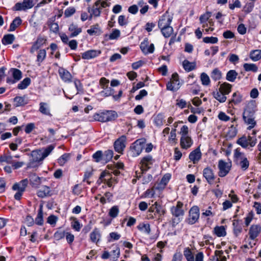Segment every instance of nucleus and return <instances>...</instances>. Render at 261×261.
Returning <instances> with one entry per match:
<instances>
[{
  "label": "nucleus",
  "mask_w": 261,
  "mask_h": 261,
  "mask_svg": "<svg viewBox=\"0 0 261 261\" xmlns=\"http://www.w3.org/2000/svg\"><path fill=\"white\" fill-rule=\"evenodd\" d=\"M239 165L240 166L241 169L245 171L248 169L249 165V162L246 158L241 157Z\"/></svg>",
  "instance_id": "obj_46"
},
{
  "label": "nucleus",
  "mask_w": 261,
  "mask_h": 261,
  "mask_svg": "<svg viewBox=\"0 0 261 261\" xmlns=\"http://www.w3.org/2000/svg\"><path fill=\"white\" fill-rule=\"evenodd\" d=\"M211 16V13L210 12H206L205 13L201 15L199 17L200 23H204L206 22Z\"/></svg>",
  "instance_id": "obj_57"
},
{
  "label": "nucleus",
  "mask_w": 261,
  "mask_h": 261,
  "mask_svg": "<svg viewBox=\"0 0 261 261\" xmlns=\"http://www.w3.org/2000/svg\"><path fill=\"white\" fill-rule=\"evenodd\" d=\"M15 106L16 107L23 106L28 103V101L25 100L24 97L16 96L14 98Z\"/></svg>",
  "instance_id": "obj_36"
},
{
  "label": "nucleus",
  "mask_w": 261,
  "mask_h": 261,
  "mask_svg": "<svg viewBox=\"0 0 261 261\" xmlns=\"http://www.w3.org/2000/svg\"><path fill=\"white\" fill-rule=\"evenodd\" d=\"M184 255L187 261H194L195 254L189 247L186 248L184 250Z\"/></svg>",
  "instance_id": "obj_35"
},
{
  "label": "nucleus",
  "mask_w": 261,
  "mask_h": 261,
  "mask_svg": "<svg viewBox=\"0 0 261 261\" xmlns=\"http://www.w3.org/2000/svg\"><path fill=\"white\" fill-rule=\"evenodd\" d=\"M119 213V208L117 206H113L110 210L109 215L111 217L115 218L116 217Z\"/></svg>",
  "instance_id": "obj_56"
},
{
  "label": "nucleus",
  "mask_w": 261,
  "mask_h": 261,
  "mask_svg": "<svg viewBox=\"0 0 261 261\" xmlns=\"http://www.w3.org/2000/svg\"><path fill=\"white\" fill-rule=\"evenodd\" d=\"M233 232L236 236H238L242 230V226L239 224L238 221H233Z\"/></svg>",
  "instance_id": "obj_49"
},
{
  "label": "nucleus",
  "mask_w": 261,
  "mask_h": 261,
  "mask_svg": "<svg viewBox=\"0 0 261 261\" xmlns=\"http://www.w3.org/2000/svg\"><path fill=\"white\" fill-rule=\"evenodd\" d=\"M189 159L192 161L193 164L197 163L201 158V152L199 147H197L192 151L189 154Z\"/></svg>",
  "instance_id": "obj_21"
},
{
  "label": "nucleus",
  "mask_w": 261,
  "mask_h": 261,
  "mask_svg": "<svg viewBox=\"0 0 261 261\" xmlns=\"http://www.w3.org/2000/svg\"><path fill=\"white\" fill-rule=\"evenodd\" d=\"M172 17L167 13L163 15L158 21V27L160 29L170 25Z\"/></svg>",
  "instance_id": "obj_12"
},
{
  "label": "nucleus",
  "mask_w": 261,
  "mask_h": 261,
  "mask_svg": "<svg viewBox=\"0 0 261 261\" xmlns=\"http://www.w3.org/2000/svg\"><path fill=\"white\" fill-rule=\"evenodd\" d=\"M98 182H106L108 187H111L112 186V180L111 179L110 175L106 172H101L100 176L98 180Z\"/></svg>",
  "instance_id": "obj_23"
},
{
  "label": "nucleus",
  "mask_w": 261,
  "mask_h": 261,
  "mask_svg": "<svg viewBox=\"0 0 261 261\" xmlns=\"http://www.w3.org/2000/svg\"><path fill=\"white\" fill-rule=\"evenodd\" d=\"M42 207V206L41 205L35 221V223L38 225H42L43 224V212Z\"/></svg>",
  "instance_id": "obj_42"
},
{
  "label": "nucleus",
  "mask_w": 261,
  "mask_h": 261,
  "mask_svg": "<svg viewBox=\"0 0 261 261\" xmlns=\"http://www.w3.org/2000/svg\"><path fill=\"white\" fill-rule=\"evenodd\" d=\"M22 20L19 17H16L11 23L10 28L9 29V32H12L16 30V29L21 24Z\"/></svg>",
  "instance_id": "obj_34"
},
{
  "label": "nucleus",
  "mask_w": 261,
  "mask_h": 261,
  "mask_svg": "<svg viewBox=\"0 0 261 261\" xmlns=\"http://www.w3.org/2000/svg\"><path fill=\"white\" fill-rule=\"evenodd\" d=\"M213 95L214 98L220 102H224L227 99L225 95L220 92L219 91L213 92Z\"/></svg>",
  "instance_id": "obj_39"
},
{
  "label": "nucleus",
  "mask_w": 261,
  "mask_h": 261,
  "mask_svg": "<svg viewBox=\"0 0 261 261\" xmlns=\"http://www.w3.org/2000/svg\"><path fill=\"white\" fill-rule=\"evenodd\" d=\"M243 119L244 122L248 125L247 129H251L256 125L254 115H245L243 114Z\"/></svg>",
  "instance_id": "obj_15"
},
{
  "label": "nucleus",
  "mask_w": 261,
  "mask_h": 261,
  "mask_svg": "<svg viewBox=\"0 0 261 261\" xmlns=\"http://www.w3.org/2000/svg\"><path fill=\"white\" fill-rule=\"evenodd\" d=\"M231 87L232 86L230 84L224 83L220 85L219 91L226 95L230 92Z\"/></svg>",
  "instance_id": "obj_32"
},
{
  "label": "nucleus",
  "mask_w": 261,
  "mask_h": 261,
  "mask_svg": "<svg viewBox=\"0 0 261 261\" xmlns=\"http://www.w3.org/2000/svg\"><path fill=\"white\" fill-rule=\"evenodd\" d=\"M46 50L45 49H40L37 56V61L39 65L44 60L46 57Z\"/></svg>",
  "instance_id": "obj_52"
},
{
  "label": "nucleus",
  "mask_w": 261,
  "mask_h": 261,
  "mask_svg": "<svg viewBox=\"0 0 261 261\" xmlns=\"http://www.w3.org/2000/svg\"><path fill=\"white\" fill-rule=\"evenodd\" d=\"M59 74L61 79L66 83H70L72 81V75L66 69L63 68L59 69Z\"/></svg>",
  "instance_id": "obj_20"
},
{
  "label": "nucleus",
  "mask_w": 261,
  "mask_h": 261,
  "mask_svg": "<svg viewBox=\"0 0 261 261\" xmlns=\"http://www.w3.org/2000/svg\"><path fill=\"white\" fill-rule=\"evenodd\" d=\"M203 41L205 43L215 44L218 42V39L215 37H206L203 38Z\"/></svg>",
  "instance_id": "obj_59"
},
{
  "label": "nucleus",
  "mask_w": 261,
  "mask_h": 261,
  "mask_svg": "<svg viewBox=\"0 0 261 261\" xmlns=\"http://www.w3.org/2000/svg\"><path fill=\"white\" fill-rule=\"evenodd\" d=\"M160 29L163 35L165 38H169L173 32V29L170 25Z\"/></svg>",
  "instance_id": "obj_40"
},
{
  "label": "nucleus",
  "mask_w": 261,
  "mask_h": 261,
  "mask_svg": "<svg viewBox=\"0 0 261 261\" xmlns=\"http://www.w3.org/2000/svg\"><path fill=\"white\" fill-rule=\"evenodd\" d=\"M261 231V226L260 225H252L249 228V235L251 240H254L259 234Z\"/></svg>",
  "instance_id": "obj_18"
},
{
  "label": "nucleus",
  "mask_w": 261,
  "mask_h": 261,
  "mask_svg": "<svg viewBox=\"0 0 261 261\" xmlns=\"http://www.w3.org/2000/svg\"><path fill=\"white\" fill-rule=\"evenodd\" d=\"M238 73L234 70L228 71L226 74V79L230 82H233L236 79Z\"/></svg>",
  "instance_id": "obj_41"
},
{
  "label": "nucleus",
  "mask_w": 261,
  "mask_h": 261,
  "mask_svg": "<svg viewBox=\"0 0 261 261\" xmlns=\"http://www.w3.org/2000/svg\"><path fill=\"white\" fill-rule=\"evenodd\" d=\"M69 153H65L60 157L58 160V163L60 166H63L70 159Z\"/></svg>",
  "instance_id": "obj_48"
},
{
  "label": "nucleus",
  "mask_w": 261,
  "mask_h": 261,
  "mask_svg": "<svg viewBox=\"0 0 261 261\" xmlns=\"http://www.w3.org/2000/svg\"><path fill=\"white\" fill-rule=\"evenodd\" d=\"M189 218L187 222L190 225L195 224L199 218V208L197 206H194L191 208L189 213Z\"/></svg>",
  "instance_id": "obj_8"
},
{
  "label": "nucleus",
  "mask_w": 261,
  "mask_h": 261,
  "mask_svg": "<svg viewBox=\"0 0 261 261\" xmlns=\"http://www.w3.org/2000/svg\"><path fill=\"white\" fill-rule=\"evenodd\" d=\"M50 190L49 187L46 186H42L37 192V196L40 198H44L51 195Z\"/></svg>",
  "instance_id": "obj_27"
},
{
  "label": "nucleus",
  "mask_w": 261,
  "mask_h": 261,
  "mask_svg": "<svg viewBox=\"0 0 261 261\" xmlns=\"http://www.w3.org/2000/svg\"><path fill=\"white\" fill-rule=\"evenodd\" d=\"M126 142V137L124 135H122L117 139L114 144V147L115 151L118 153H122V152L125 147Z\"/></svg>",
  "instance_id": "obj_10"
},
{
  "label": "nucleus",
  "mask_w": 261,
  "mask_h": 261,
  "mask_svg": "<svg viewBox=\"0 0 261 261\" xmlns=\"http://www.w3.org/2000/svg\"><path fill=\"white\" fill-rule=\"evenodd\" d=\"M237 143L243 148H248L249 146L252 147L256 143V139L250 136H243L237 140Z\"/></svg>",
  "instance_id": "obj_3"
},
{
  "label": "nucleus",
  "mask_w": 261,
  "mask_h": 261,
  "mask_svg": "<svg viewBox=\"0 0 261 261\" xmlns=\"http://www.w3.org/2000/svg\"><path fill=\"white\" fill-rule=\"evenodd\" d=\"M54 148V147L53 145H49L44 149L33 151L31 153L32 159L28 163V168L38 167L39 165V163L47 157Z\"/></svg>",
  "instance_id": "obj_1"
},
{
  "label": "nucleus",
  "mask_w": 261,
  "mask_h": 261,
  "mask_svg": "<svg viewBox=\"0 0 261 261\" xmlns=\"http://www.w3.org/2000/svg\"><path fill=\"white\" fill-rule=\"evenodd\" d=\"M200 80L202 83V84L204 86H208L210 84V79L208 75L202 72L200 75Z\"/></svg>",
  "instance_id": "obj_51"
},
{
  "label": "nucleus",
  "mask_w": 261,
  "mask_h": 261,
  "mask_svg": "<svg viewBox=\"0 0 261 261\" xmlns=\"http://www.w3.org/2000/svg\"><path fill=\"white\" fill-rule=\"evenodd\" d=\"M180 144L182 148L187 149L192 145L193 141L190 136H181Z\"/></svg>",
  "instance_id": "obj_22"
},
{
  "label": "nucleus",
  "mask_w": 261,
  "mask_h": 261,
  "mask_svg": "<svg viewBox=\"0 0 261 261\" xmlns=\"http://www.w3.org/2000/svg\"><path fill=\"white\" fill-rule=\"evenodd\" d=\"M100 237L101 235L99 230L97 228H94L90 234L91 241L95 243H97V242H99Z\"/></svg>",
  "instance_id": "obj_30"
},
{
  "label": "nucleus",
  "mask_w": 261,
  "mask_h": 261,
  "mask_svg": "<svg viewBox=\"0 0 261 261\" xmlns=\"http://www.w3.org/2000/svg\"><path fill=\"white\" fill-rule=\"evenodd\" d=\"M203 175L209 184L213 185L215 183L216 177L213 170L210 167H208L203 169Z\"/></svg>",
  "instance_id": "obj_11"
},
{
  "label": "nucleus",
  "mask_w": 261,
  "mask_h": 261,
  "mask_svg": "<svg viewBox=\"0 0 261 261\" xmlns=\"http://www.w3.org/2000/svg\"><path fill=\"white\" fill-rule=\"evenodd\" d=\"M28 184V179H24L19 182L15 183L12 187L14 190H17L23 192Z\"/></svg>",
  "instance_id": "obj_26"
},
{
  "label": "nucleus",
  "mask_w": 261,
  "mask_h": 261,
  "mask_svg": "<svg viewBox=\"0 0 261 261\" xmlns=\"http://www.w3.org/2000/svg\"><path fill=\"white\" fill-rule=\"evenodd\" d=\"M34 6L33 0H23V2H18L15 4L13 7L14 11H26L28 9L32 8Z\"/></svg>",
  "instance_id": "obj_7"
},
{
  "label": "nucleus",
  "mask_w": 261,
  "mask_h": 261,
  "mask_svg": "<svg viewBox=\"0 0 261 261\" xmlns=\"http://www.w3.org/2000/svg\"><path fill=\"white\" fill-rule=\"evenodd\" d=\"M231 166L230 162H225L223 160H220L218 163L219 176L220 177L225 176L229 173Z\"/></svg>",
  "instance_id": "obj_9"
},
{
  "label": "nucleus",
  "mask_w": 261,
  "mask_h": 261,
  "mask_svg": "<svg viewBox=\"0 0 261 261\" xmlns=\"http://www.w3.org/2000/svg\"><path fill=\"white\" fill-rule=\"evenodd\" d=\"M212 79L216 81L219 80L222 77V73L218 68L214 69L211 74Z\"/></svg>",
  "instance_id": "obj_45"
},
{
  "label": "nucleus",
  "mask_w": 261,
  "mask_h": 261,
  "mask_svg": "<svg viewBox=\"0 0 261 261\" xmlns=\"http://www.w3.org/2000/svg\"><path fill=\"white\" fill-rule=\"evenodd\" d=\"M30 181L32 185L37 186L41 184V178L36 174H33L30 176Z\"/></svg>",
  "instance_id": "obj_54"
},
{
  "label": "nucleus",
  "mask_w": 261,
  "mask_h": 261,
  "mask_svg": "<svg viewBox=\"0 0 261 261\" xmlns=\"http://www.w3.org/2000/svg\"><path fill=\"white\" fill-rule=\"evenodd\" d=\"M148 44L149 42L147 38H145L140 44V49L145 55L152 53L154 51V46L153 44L152 43L149 46Z\"/></svg>",
  "instance_id": "obj_14"
},
{
  "label": "nucleus",
  "mask_w": 261,
  "mask_h": 261,
  "mask_svg": "<svg viewBox=\"0 0 261 261\" xmlns=\"http://www.w3.org/2000/svg\"><path fill=\"white\" fill-rule=\"evenodd\" d=\"M113 156V151L112 150H107L105 151L103 154V160L106 162L111 160Z\"/></svg>",
  "instance_id": "obj_53"
},
{
  "label": "nucleus",
  "mask_w": 261,
  "mask_h": 261,
  "mask_svg": "<svg viewBox=\"0 0 261 261\" xmlns=\"http://www.w3.org/2000/svg\"><path fill=\"white\" fill-rule=\"evenodd\" d=\"M138 228L140 231L148 234L150 233V227L148 223H141L138 226Z\"/></svg>",
  "instance_id": "obj_44"
},
{
  "label": "nucleus",
  "mask_w": 261,
  "mask_h": 261,
  "mask_svg": "<svg viewBox=\"0 0 261 261\" xmlns=\"http://www.w3.org/2000/svg\"><path fill=\"white\" fill-rule=\"evenodd\" d=\"M145 140L144 139L137 140L132 145L130 151L133 156L139 155L144 146Z\"/></svg>",
  "instance_id": "obj_4"
},
{
  "label": "nucleus",
  "mask_w": 261,
  "mask_h": 261,
  "mask_svg": "<svg viewBox=\"0 0 261 261\" xmlns=\"http://www.w3.org/2000/svg\"><path fill=\"white\" fill-rule=\"evenodd\" d=\"M155 160L150 155L144 156L140 161V169L142 173L147 171L154 163Z\"/></svg>",
  "instance_id": "obj_6"
},
{
  "label": "nucleus",
  "mask_w": 261,
  "mask_h": 261,
  "mask_svg": "<svg viewBox=\"0 0 261 261\" xmlns=\"http://www.w3.org/2000/svg\"><path fill=\"white\" fill-rule=\"evenodd\" d=\"M15 39V36L13 34H7L4 35L2 42L4 45L11 44L13 43Z\"/></svg>",
  "instance_id": "obj_37"
},
{
  "label": "nucleus",
  "mask_w": 261,
  "mask_h": 261,
  "mask_svg": "<svg viewBox=\"0 0 261 261\" xmlns=\"http://www.w3.org/2000/svg\"><path fill=\"white\" fill-rule=\"evenodd\" d=\"M242 100V96L237 92H235L232 95V99L231 101L235 104L241 102Z\"/></svg>",
  "instance_id": "obj_58"
},
{
  "label": "nucleus",
  "mask_w": 261,
  "mask_h": 261,
  "mask_svg": "<svg viewBox=\"0 0 261 261\" xmlns=\"http://www.w3.org/2000/svg\"><path fill=\"white\" fill-rule=\"evenodd\" d=\"M68 30L71 32L70 37H75L82 32V28L78 27L77 24L73 23L70 24Z\"/></svg>",
  "instance_id": "obj_29"
},
{
  "label": "nucleus",
  "mask_w": 261,
  "mask_h": 261,
  "mask_svg": "<svg viewBox=\"0 0 261 261\" xmlns=\"http://www.w3.org/2000/svg\"><path fill=\"white\" fill-rule=\"evenodd\" d=\"M91 12L95 17L99 16L100 15V13H101V8L99 6H98V7L95 6V4L93 6L92 9H91Z\"/></svg>",
  "instance_id": "obj_61"
},
{
  "label": "nucleus",
  "mask_w": 261,
  "mask_h": 261,
  "mask_svg": "<svg viewBox=\"0 0 261 261\" xmlns=\"http://www.w3.org/2000/svg\"><path fill=\"white\" fill-rule=\"evenodd\" d=\"M256 105L255 101L251 100L249 101L245 108L244 109L243 114L245 115H254L256 111Z\"/></svg>",
  "instance_id": "obj_19"
},
{
  "label": "nucleus",
  "mask_w": 261,
  "mask_h": 261,
  "mask_svg": "<svg viewBox=\"0 0 261 261\" xmlns=\"http://www.w3.org/2000/svg\"><path fill=\"white\" fill-rule=\"evenodd\" d=\"M46 39L41 37H38L36 41L33 44L31 48V53H34L35 51L41 47L45 43Z\"/></svg>",
  "instance_id": "obj_25"
},
{
  "label": "nucleus",
  "mask_w": 261,
  "mask_h": 261,
  "mask_svg": "<svg viewBox=\"0 0 261 261\" xmlns=\"http://www.w3.org/2000/svg\"><path fill=\"white\" fill-rule=\"evenodd\" d=\"M10 72H11L13 79L8 77L6 80L7 83L14 84L21 79L22 73L20 70L16 68H11Z\"/></svg>",
  "instance_id": "obj_13"
},
{
  "label": "nucleus",
  "mask_w": 261,
  "mask_h": 261,
  "mask_svg": "<svg viewBox=\"0 0 261 261\" xmlns=\"http://www.w3.org/2000/svg\"><path fill=\"white\" fill-rule=\"evenodd\" d=\"M149 212L151 213L155 212L160 216L164 215L165 213V210L163 208L161 205L158 204L157 202H155L150 207Z\"/></svg>",
  "instance_id": "obj_28"
},
{
  "label": "nucleus",
  "mask_w": 261,
  "mask_h": 261,
  "mask_svg": "<svg viewBox=\"0 0 261 261\" xmlns=\"http://www.w3.org/2000/svg\"><path fill=\"white\" fill-rule=\"evenodd\" d=\"M254 6V3H248L244 6L243 11L247 14L249 13L253 10Z\"/></svg>",
  "instance_id": "obj_60"
},
{
  "label": "nucleus",
  "mask_w": 261,
  "mask_h": 261,
  "mask_svg": "<svg viewBox=\"0 0 261 261\" xmlns=\"http://www.w3.org/2000/svg\"><path fill=\"white\" fill-rule=\"evenodd\" d=\"M250 58L253 61H258L261 59V50L256 49L251 51Z\"/></svg>",
  "instance_id": "obj_38"
},
{
  "label": "nucleus",
  "mask_w": 261,
  "mask_h": 261,
  "mask_svg": "<svg viewBox=\"0 0 261 261\" xmlns=\"http://www.w3.org/2000/svg\"><path fill=\"white\" fill-rule=\"evenodd\" d=\"M243 67L246 71H252L255 72L257 71L258 68L254 64L245 63Z\"/></svg>",
  "instance_id": "obj_47"
},
{
  "label": "nucleus",
  "mask_w": 261,
  "mask_h": 261,
  "mask_svg": "<svg viewBox=\"0 0 261 261\" xmlns=\"http://www.w3.org/2000/svg\"><path fill=\"white\" fill-rule=\"evenodd\" d=\"M117 117V113L114 111H107L99 114L96 113L93 115L95 120L102 122L114 120Z\"/></svg>",
  "instance_id": "obj_2"
},
{
  "label": "nucleus",
  "mask_w": 261,
  "mask_h": 261,
  "mask_svg": "<svg viewBox=\"0 0 261 261\" xmlns=\"http://www.w3.org/2000/svg\"><path fill=\"white\" fill-rule=\"evenodd\" d=\"M102 157L103 154L101 151H97L93 155V158L96 162H99L102 160H103Z\"/></svg>",
  "instance_id": "obj_64"
},
{
  "label": "nucleus",
  "mask_w": 261,
  "mask_h": 261,
  "mask_svg": "<svg viewBox=\"0 0 261 261\" xmlns=\"http://www.w3.org/2000/svg\"><path fill=\"white\" fill-rule=\"evenodd\" d=\"M30 83L31 79L29 77H26L18 85L17 87L19 89H24L30 84Z\"/></svg>",
  "instance_id": "obj_50"
},
{
  "label": "nucleus",
  "mask_w": 261,
  "mask_h": 261,
  "mask_svg": "<svg viewBox=\"0 0 261 261\" xmlns=\"http://www.w3.org/2000/svg\"><path fill=\"white\" fill-rule=\"evenodd\" d=\"M182 66L184 69L188 72L192 71L196 68V64L194 62H190L187 60H185L183 61Z\"/></svg>",
  "instance_id": "obj_33"
},
{
  "label": "nucleus",
  "mask_w": 261,
  "mask_h": 261,
  "mask_svg": "<svg viewBox=\"0 0 261 261\" xmlns=\"http://www.w3.org/2000/svg\"><path fill=\"white\" fill-rule=\"evenodd\" d=\"M167 89L173 92L178 90L180 87L178 75L177 73H174L172 75V77L169 82L166 85Z\"/></svg>",
  "instance_id": "obj_5"
},
{
  "label": "nucleus",
  "mask_w": 261,
  "mask_h": 261,
  "mask_svg": "<svg viewBox=\"0 0 261 261\" xmlns=\"http://www.w3.org/2000/svg\"><path fill=\"white\" fill-rule=\"evenodd\" d=\"M183 203L180 201H178L175 206L171 207V214L175 217H179L183 216L184 211L182 209Z\"/></svg>",
  "instance_id": "obj_16"
},
{
  "label": "nucleus",
  "mask_w": 261,
  "mask_h": 261,
  "mask_svg": "<svg viewBox=\"0 0 261 261\" xmlns=\"http://www.w3.org/2000/svg\"><path fill=\"white\" fill-rule=\"evenodd\" d=\"M39 112L45 115L50 116V113L48 105L44 102H41L39 103Z\"/></svg>",
  "instance_id": "obj_31"
},
{
  "label": "nucleus",
  "mask_w": 261,
  "mask_h": 261,
  "mask_svg": "<svg viewBox=\"0 0 261 261\" xmlns=\"http://www.w3.org/2000/svg\"><path fill=\"white\" fill-rule=\"evenodd\" d=\"M120 36V32L118 29H113L112 33L109 35V39L114 40L118 39Z\"/></svg>",
  "instance_id": "obj_55"
},
{
  "label": "nucleus",
  "mask_w": 261,
  "mask_h": 261,
  "mask_svg": "<svg viewBox=\"0 0 261 261\" xmlns=\"http://www.w3.org/2000/svg\"><path fill=\"white\" fill-rule=\"evenodd\" d=\"M101 54L100 50L91 49L82 54V58L85 60H90L98 56Z\"/></svg>",
  "instance_id": "obj_17"
},
{
  "label": "nucleus",
  "mask_w": 261,
  "mask_h": 261,
  "mask_svg": "<svg viewBox=\"0 0 261 261\" xmlns=\"http://www.w3.org/2000/svg\"><path fill=\"white\" fill-rule=\"evenodd\" d=\"M215 233L218 237H224L226 235V232L225 229L223 226H216L214 228Z\"/></svg>",
  "instance_id": "obj_43"
},
{
  "label": "nucleus",
  "mask_w": 261,
  "mask_h": 261,
  "mask_svg": "<svg viewBox=\"0 0 261 261\" xmlns=\"http://www.w3.org/2000/svg\"><path fill=\"white\" fill-rule=\"evenodd\" d=\"M87 33L90 36H99L102 33V30L98 23L90 27V28L87 31Z\"/></svg>",
  "instance_id": "obj_24"
},
{
  "label": "nucleus",
  "mask_w": 261,
  "mask_h": 261,
  "mask_svg": "<svg viewBox=\"0 0 261 261\" xmlns=\"http://www.w3.org/2000/svg\"><path fill=\"white\" fill-rule=\"evenodd\" d=\"M66 235V232L62 230H58L56 231L54 234V238L57 240H60L65 237Z\"/></svg>",
  "instance_id": "obj_63"
},
{
  "label": "nucleus",
  "mask_w": 261,
  "mask_h": 261,
  "mask_svg": "<svg viewBox=\"0 0 261 261\" xmlns=\"http://www.w3.org/2000/svg\"><path fill=\"white\" fill-rule=\"evenodd\" d=\"M75 12V9L74 7H69L64 12L65 17H69L72 16Z\"/></svg>",
  "instance_id": "obj_62"
}]
</instances>
